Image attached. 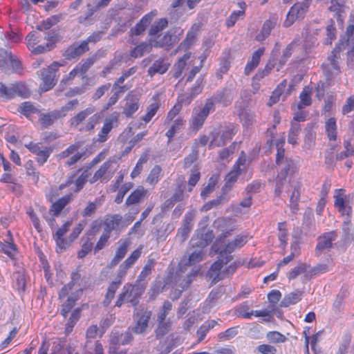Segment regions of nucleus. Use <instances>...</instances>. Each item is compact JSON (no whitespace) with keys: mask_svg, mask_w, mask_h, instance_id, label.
<instances>
[{"mask_svg":"<svg viewBox=\"0 0 354 354\" xmlns=\"http://www.w3.org/2000/svg\"><path fill=\"white\" fill-rule=\"evenodd\" d=\"M84 227V223H80L73 227L72 232L68 237V242H70V245L79 236Z\"/></svg>","mask_w":354,"mask_h":354,"instance_id":"61","label":"nucleus"},{"mask_svg":"<svg viewBox=\"0 0 354 354\" xmlns=\"http://www.w3.org/2000/svg\"><path fill=\"white\" fill-rule=\"evenodd\" d=\"M172 305L169 301H165L158 315L159 326L157 329V335H163L168 330V324L165 322V318L171 310Z\"/></svg>","mask_w":354,"mask_h":354,"instance_id":"21","label":"nucleus"},{"mask_svg":"<svg viewBox=\"0 0 354 354\" xmlns=\"http://www.w3.org/2000/svg\"><path fill=\"white\" fill-rule=\"evenodd\" d=\"M245 174V178H251V172L246 167V157L242 153L239 158L232 169L225 178V186L231 187L237 180L239 176Z\"/></svg>","mask_w":354,"mask_h":354,"instance_id":"6","label":"nucleus"},{"mask_svg":"<svg viewBox=\"0 0 354 354\" xmlns=\"http://www.w3.org/2000/svg\"><path fill=\"white\" fill-rule=\"evenodd\" d=\"M205 256L203 249L201 248H196L193 252H192L188 259H183L180 263V266H192L196 263L201 261Z\"/></svg>","mask_w":354,"mask_h":354,"instance_id":"27","label":"nucleus"},{"mask_svg":"<svg viewBox=\"0 0 354 354\" xmlns=\"http://www.w3.org/2000/svg\"><path fill=\"white\" fill-rule=\"evenodd\" d=\"M304 336L305 337V351L306 354L309 353V344H310L311 348L315 351V346L318 341V337L319 336L320 333H317L315 335L310 337L308 335V330H304L303 332Z\"/></svg>","mask_w":354,"mask_h":354,"instance_id":"41","label":"nucleus"},{"mask_svg":"<svg viewBox=\"0 0 354 354\" xmlns=\"http://www.w3.org/2000/svg\"><path fill=\"white\" fill-rule=\"evenodd\" d=\"M145 190L144 188H139L135 190L128 197L127 200V203L128 205L134 204L138 203L140 198L145 195Z\"/></svg>","mask_w":354,"mask_h":354,"instance_id":"55","label":"nucleus"},{"mask_svg":"<svg viewBox=\"0 0 354 354\" xmlns=\"http://www.w3.org/2000/svg\"><path fill=\"white\" fill-rule=\"evenodd\" d=\"M70 200L71 196L69 194H66V196H63L52 205L50 209V213L53 216L58 215L62 209L68 203Z\"/></svg>","mask_w":354,"mask_h":354,"instance_id":"36","label":"nucleus"},{"mask_svg":"<svg viewBox=\"0 0 354 354\" xmlns=\"http://www.w3.org/2000/svg\"><path fill=\"white\" fill-rule=\"evenodd\" d=\"M139 294L138 287L126 284L123 287L122 292L119 295L115 306L120 307L124 302H129L133 306H135L138 303Z\"/></svg>","mask_w":354,"mask_h":354,"instance_id":"11","label":"nucleus"},{"mask_svg":"<svg viewBox=\"0 0 354 354\" xmlns=\"http://www.w3.org/2000/svg\"><path fill=\"white\" fill-rule=\"evenodd\" d=\"M201 91V86L200 84H196L195 86L192 88L191 93V97L187 96V95H181L178 97V103L188 104L192 101L194 96L196 95Z\"/></svg>","mask_w":354,"mask_h":354,"instance_id":"52","label":"nucleus"},{"mask_svg":"<svg viewBox=\"0 0 354 354\" xmlns=\"http://www.w3.org/2000/svg\"><path fill=\"white\" fill-rule=\"evenodd\" d=\"M234 133L232 131H226L223 133L216 132L211 134L212 140L209 143V148L220 147L225 144V141L232 139Z\"/></svg>","mask_w":354,"mask_h":354,"instance_id":"25","label":"nucleus"},{"mask_svg":"<svg viewBox=\"0 0 354 354\" xmlns=\"http://www.w3.org/2000/svg\"><path fill=\"white\" fill-rule=\"evenodd\" d=\"M335 206L338 208L339 212L343 216H349L351 214V207L344 199V190L342 189H336L334 195Z\"/></svg>","mask_w":354,"mask_h":354,"instance_id":"19","label":"nucleus"},{"mask_svg":"<svg viewBox=\"0 0 354 354\" xmlns=\"http://www.w3.org/2000/svg\"><path fill=\"white\" fill-rule=\"evenodd\" d=\"M185 122L181 118H178L174 121V124L166 133V136L168 137L169 140L175 136L176 132L182 128Z\"/></svg>","mask_w":354,"mask_h":354,"instance_id":"53","label":"nucleus"},{"mask_svg":"<svg viewBox=\"0 0 354 354\" xmlns=\"http://www.w3.org/2000/svg\"><path fill=\"white\" fill-rule=\"evenodd\" d=\"M27 47L34 54H41L50 50L51 45L54 41L53 37L48 39L47 42L41 44L42 40L41 35L38 32H30L26 37Z\"/></svg>","mask_w":354,"mask_h":354,"instance_id":"5","label":"nucleus"},{"mask_svg":"<svg viewBox=\"0 0 354 354\" xmlns=\"http://www.w3.org/2000/svg\"><path fill=\"white\" fill-rule=\"evenodd\" d=\"M326 36L327 37L325 39V44H331L333 40H334L336 37V29L334 27L333 22L327 26Z\"/></svg>","mask_w":354,"mask_h":354,"instance_id":"63","label":"nucleus"},{"mask_svg":"<svg viewBox=\"0 0 354 354\" xmlns=\"http://www.w3.org/2000/svg\"><path fill=\"white\" fill-rule=\"evenodd\" d=\"M311 0H304L302 3H295L288 12L286 19L284 21L286 27L290 26L295 20L303 18L308 10Z\"/></svg>","mask_w":354,"mask_h":354,"instance_id":"9","label":"nucleus"},{"mask_svg":"<svg viewBox=\"0 0 354 354\" xmlns=\"http://www.w3.org/2000/svg\"><path fill=\"white\" fill-rule=\"evenodd\" d=\"M159 97L158 94L153 95V102L147 107V113L142 117V120L146 122H149L158 110L160 106Z\"/></svg>","mask_w":354,"mask_h":354,"instance_id":"32","label":"nucleus"},{"mask_svg":"<svg viewBox=\"0 0 354 354\" xmlns=\"http://www.w3.org/2000/svg\"><path fill=\"white\" fill-rule=\"evenodd\" d=\"M295 169L296 167L295 163L292 160H286L282 171L278 175L277 178L276 187L274 190L277 196H279L282 192L283 187L287 185L286 177L288 175V171L292 173Z\"/></svg>","mask_w":354,"mask_h":354,"instance_id":"16","label":"nucleus"},{"mask_svg":"<svg viewBox=\"0 0 354 354\" xmlns=\"http://www.w3.org/2000/svg\"><path fill=\"white\" fill-rule=\"evenodd\" d=\"M15 93L23 97H27L29 94V91L23 84L6 86L2 83L0 84V93L2 96L10 98Z\"/></svg>","mask_w":354,"mask_h":354,"instance_id":"20","label":"nucleus"},{"mask_svg":"<svg viewBox=\"0 0 354 354\" xmlns=\"http://www.w3.org/2000/svg\"><path fill=\"white\" fill-rule=\"evenodd\" d=\"M160 174H161V168L159 166L154 167L151 169V171L147 178V181L150 184L156 183L160 178Z\"/></svg>","mask_w":354,"mask_h":354,"instance_id":"62","label":"nucleus"},{"mask_svg":"<svg viewBox=\"0 0 354 354\" xmlns=\"http://www.w3.org/2000/svg\"><path fill=\"white\" fill-rule=\"evenodd\" d=\"M277 24V19L272 18V19L267 20L262 28L261 35H258L257 36V39L259 41L263 39L265 37H268L271 30L274 28Z\"/></svg>","mask_w":354,"mask_h":354,"instance_id":"39","label":"nucleus"},{"mask_svg":"<svg viewBox=\"0 0 354 354\" xmlns=\"http://www.w3.org/2000/svg\"><path fill=\"white\" fill-rule=\"evenodd\" d=\"M86 350L84 353V354H104L103 347L102 345L98 342H96L95 343L94 348H89L88 344V341L86 343Z\"/></svg>","mask_w":354,"mask_h":354,"instance_id":"64","label":"nucleus"},{"mask_svg":"<svg viewBox=\"0 0 354 354\" xmlns=\"http://www.w3.org/2000/svg\"><path fill=\"white\" fill-rule=\"evenodd\" d=\"M255 352L260 354H276L277 348L270 344H262L256 348Z\"/></svg>","mask_w":354,"mask_h":354,"instance_id":"58","label":"nucleus"},{"mask_svg":"<svg viewBox=\"0 0 354 354\" xmlns=\"http://www.w3.org/2000/svg\"><path fill=\"white\" fill-rule=\"evenodd\" d=\"M70 226L71 222L67 221L53 233V239L56 243V252L57 253H62L70 247V242H68V239L64 237L68 231Z\"/></svg>","mask_w":354,"mask_h":354,"instance_id":"12","label":"nucleus"},{"mask_svg":"<svg viewBox=\"0 0 354 354\" xmlns=\"http://www.w3.org/2000/svg\"><path fill=\"white\" fill-rule=\"evenodd\" d=\"M214 109V104L210 100L207 101L202 108L196 109L194 111L192 120V129L198 131L203 126L210 111Z\"/></svg>","mask_w":354,"mask_h":354,"instance_id":"8","label":"nucleus"},{"mask_svg":"<svg viewBox=\"0 0 354 354\" xmlns=\"http://www.w3.org/2000/svg\"><path fill=\"white\" fill-rule=\"evenodd\" d=\"M151 313L149 312L145 311L142 315L139 317L137 321L134 328L133 331L136 333L140 334L145 331L147 327V323L149 319H150Z\"/></svg>","mask_w":354,"mask_h":354,"instance_id":"34","label":"nucleus"},{"mask_svg":"<svg viewBox=\"0 0 354 354\" xmlns=\"http://www.w3.org/2000/svg\"><path fill=\"white\" fill-rule=\"evenodd\" d=\"M59 21V17L57 16H52L48 18L46 20L43 21L37 28L39 30H46L50 29L53 26L55 25Z\"/></svg>","mask_w":354,"mask_h":354,"instance_id":"56","label":"nucleus"},{"mask_svg":"<svg viewBox=\"0 0 354 354\" xmlns=\"http://www.w3.org/2000/svg\"><path fill=\"white\" fill-rule=\"evenodd\" d=\"M301 294L300 292H292L288 295L282 301L283 306H288L297 303L301 299Z\"/></svg>","mask_w":354,"mask_h":354,"instance_id":"57","label":"nucleus"},{"mask_svg":"<svg viewBox=\"0 0 354 354\" xmlns=\"http://www.w3.org/2000/svg\"><path fill=\"white\" fill-rule=\"evenodd\" d=\"M57 62H54L47 68L43 69L41 72V82L39 86L40 92H46L50 90L56 83L55 73L59 67Z\"/></svg>","mask_w":354,"mask_h":354,"instance_id":"7","label":"nucleus"},{"mask_svg":"<svg viewBox=\"0 0 354 354\" xmlns=\"http://www.w3.org/2000/svg\"><path fill=\"white\" fill-rule=\"evenodd\" d=\"M189 57H190V54L186 53L184 55V56L182 58H180L178 61L177 64L175 66H176V72L174 73V76L176 77H178L179 76H180L182 71L185 66L186 61L187 59H189Z\"/></svg>","mask_w":354,"mask_h":354,"instance_id":"60","label":"nucleus"},{"mask_svg":"<svg viewBox=\"0 0 354 354\" xmlns=\"http://www.w3.org/2000/svg\"><path fill=\"white\" fill-rule=\"evenodd\" d=\"M133 339L132 335L129 332L116 335H112L111 338L110 352L117 353V345H125L130 343Z\"/></svg>","mask_w":354,"mask_h":354,"instance_id":"23","label":"nucleus"},{"mask_svg":"<svg viewBox=\"0 0 354 354\" xmlns=\"http://www.w3.org/2000/svg\"><path fill=\"white\" fill-rule=\"evenodd\" d=\"M18 110L26 117H30L32 113H38V109L30 102L22 103Z\"/></svg>","mask_w":354,"mask_h":354,"instance_id":"48","label":"nucleus"},{"mask_svg":"<svg viewBox=\"0 0 354 354\" xmlns=\"http://www.w3.org/2000/svg\"><path fill=\"white\" fill-rule=\"evenodd\" d=\"M300 125L297 122H292L291 127L290 129L288 136V142L289 144L292 145H297V140L300 133Z\"/></svg>","mask_w":354,"mask_h":354,"instance_id":"38","label":"nucleus"},{"mask_svg":"<svg viewBox=\"0 0 354 354\" xmlns=\"http://www.w3.org/2000/svg\"><path fill=\"white\" fill-rule=\"evenodd\" d=\"M176 41V38L167 33L164 35H158L156 38L150 39L151 45L153 46L169 47Z\"/></svg>","mask_w":354,"mask_h":354,"instance_id":"30","label":"nucleus"},{"mask_svg":"<svg viewBox=\"0 0 354 354\" xmlns=\"http://www.w3.org/2000/svg\"><path fill=\"white\" fill-rule=\"evenodd\" d=\"M77 104V101L73 100L69 102L66 106L62 109L61 111H53L47 114L41 115L39 119L41 125L44 127H46L52 124L57 118L64 116L66 111L73 109V107Z\"/></svg>","mask_w":354,"mask_h":354,"instance_id":"14","label":"nucleus"},{"mask_svg":"<svg viewBox=\"0 0 354 354\" xmlns=\"http://www.w3.org/2000/svg\"><path fill=\"white\" fill-rule=\"evenodd\" d=\"M309 268L308 265L299 263L288 273L287 277L289 279H293L302 273L310 272Z\"/></svg>","mask_w":354,"mask_h":354,"instance_id":"42","label":"nucleus"},{"mask_svg":"<svg viewBox=\"0 0 354 354\" xmlns=\"http://www.w3.org/2000/svg\"><path fill=\"white\" fill-rule=\"evenodd\" d=\"M151 43L149 44L142 43L137 46L131 53V57L137 58L143 55L146 52H149L151 48Z\"/></svg>","mask_w":354,"mask_h":354,"instance_id":"51","label":"nucleus"},{"mask_svg":"<svg viewBox=\"0 0 354 354\" xmlns=\"http://www.w3.org/2000/svg\"><path fill=\"white\" fill-rule=\"evenodd\" d=\"M167 26V21L165 19H160L155 22L151 27L149 34L153 37L159 35V32L162 31Z\"/></svg>","mask_w":354,"mask_h":354,"instance_id":"50","label":"nucleus"},{"mask_svg":"<svg viewBox=\"0 0 354 354\" xmlns=\"http://www.w3.org/2000/svg\"><path fill=\"white\" fill-rule=\"evenodd\" d=\"M156 15V12H151L147 15H146L138 23L136 27L132 29V31L136 35H140L142 32L146 27L149 24L153 17Z\"/></svg>","mask_w":354,"mask_h":354,"instance_id":"35","label":"nucleus"},{"mask_svg":"<svg viewBox=\"0 0 354 354\" xmlns=\"http://www.w3.org/2000/svg\"><path fill=\"white\" fill-rule=\"evenodd\" d=\"M10 65L13 72H19L21 69V62L17 58L14 57L8 50L0 49V68L5 73H8Z\"/></svg>","mask_w":354,"mask_h":354,"instance_id":"10","label":"nucleus"},{"mask_svg":"<svg viewBox=\"0 0 354 354\" xmlns=\"http://www.w3.org/2000/svg\"><path fill=\"white\" fill-rule=\"evenodd\" d=\"M230 234L228 231L222 232L212 247L214 252L219 254L218 259L212 265L208 271V276L214 281L222 280L236 271L238 265L235 261L230 263L232 260L230 254L243 247L249 239L248 235L243 233L234 239L226 241L225 238Z\"/></svg>","mask_w":354,"mask_h":354,"instance_id":"1","label":"nucleus"},{"mask_svg":"<svg viewBox=\"0 0 354 354\" xmlns=\"http://www.w3.org/2000/svg\"><path fill=\"white\" fill-rule=\"evenodd\" d=\"M142 247L140 246L135 250L129 257L120 266L118 272V280L122 281L123 277L127 274L128 270L131 268L136 261L140 257L142 254Z\"/></svg>","mask_w":354,"mask_h":354,"instance_id":"15","label":"nucleus"},{"mask_svg":"<svg viewBox=\"0 0 354 354\" xmlns=\"http://www.w3.org/2000/svg\"><path fill=\"white\" fill-rule=\"evenodd\" d=\"M348 48V55H353L354 50V26L348 25L345 35L342 37L340 43L336 49L332 52L327 60L323 64L324 71L327 76H332L339 73V68L337 63V52Z\"/></svg>","mask_w":354,"mask_h":354,"instance_id":"2","label":"nucleus"},{"mask_svg":"<svg viewBox=\"0 0 354 354\" xmlns=\"http://www.w3.org/2000/svg\"><path fill=\"white\" fill-rule=\"evenodd\" d=\"M80 276L78 274H73L72 280L67 285L64 286L59 293V298H64L68 295L69 292L71 294L68 296L66 301L63 304L62 314L65 317L73 306L75 300L80 297L82 293V289L77 284Z\"/></svg>","mask_w":354,"mask_h":354,"instance_id":"3","label":"nucleus"},{"mask_svg":"<svg viewBox=\"0 0 354 354\" xmlns=\"http://www.w3.org/2000/svg\"><path fill=\"white\" fill-rule=\"evenodd\" d=\"M88 50V42L84 41L78 46H72L68 48L66 51V56L68 59L75 58L82 55Z\"/></svg>","mask_w":354,"mask_h":354,"instance_id":"31","label":"nucleus"},{"mask_svg":"<svg viewBox=\"0 0 354 354\" xmlns=\"http://www.w3.org/2000/svg\"><path fill=\"white\" fill-rule=\"evenodd\" d=\"M120 218L118 216H113L110 218H107L104 223V232L110 234V232L115 230L118 226Z\"/></svg>","mask_w":354,"mask_h":354,"instance_id":"54","label":"nucleus"},{"mask_svg":"<svg viewBox=\"0 0 354 354\" xmlns=\"http://www.w3.org/2000/svg\"><path fill=\"white\" fill-rule=\"evenodd\" d=\"M118 248L115 251V256L111 261V266H116L126 255L128 249L131 245L129 239H120L118 243Z\"/></svg>","mask_w":354,"mask_h":354,"instance_id":"22","label":"nucleus"},{"mask_svg":"<svg viewBox=\"0 0 354 354\" xmlns=\"http://www.w3.org/2000/svg\"><path fill=\"white\" fill-rule=\"evenodd\" d=\"M195 216L194 212H189L185 215L183 227L180 230V233L183 236H186L192 227L193 219Z\"/></svg>","mask_w":354,"mask_h":354,"instance_id":"49","label":"nucleus"},{"mask_svg":"<svg viewBox=\"0 0 354 354\" xmlns=\"http://www.w3.org/2000/svg\"><path fill=\"white\" fill-rule=\"evenodd\" d=\"M118 117L119 113L114 112L105 119L103 127L98 133L99 142H104L107 140L108 134L111 131L113 126L117 124Z\"/></svg>","mask_w":354,"mask_h":354,"instance_id":"17","label":"nucleus"},{"mask_svg":"<svg viewBox=\"0 0 354 354\" xmlns=\"http://www.w3.org/2000/svg\"><path fill=\"white\" fill-rule=\"evenodd\" d=\"M127 102L124 108V114L127 117L131 116L139 107V95L138 94H129L126 97Z\"/></svg>","mask_w":354,"mask_h":354,"instance_id":"24","label":"nucleus"},{"mask_svg":"<svg viewBox=\"0 0 354 354\" xmlns=\"http://www.w3.org/2000/svg\"><path fill=\"white\" fill-rule=\"evenodd\" d=\"M89 176L90 174L88 171L84 170L77 178L74 179L75 176H72L70 179H68L66 185H61L59 189H63L66 187H69L71 189H73L75 192H79L83 187L84 183L86 181H88Z\"/></svg>","mask_w":354,"mask_h":354,"instance_id":"18","label":"nucleus"},{"mask_svg":"<svg viewBox=\"0 0 354 354\" xmlns=\"http://www.w3.org/2000/svg\"><path fill=\"white\" fill-rule=\"evenodd\" d=\"M94 112V109L89 107L78 113L71 120V125L73 127L78 129L81 131H89L94 129L95 125L99 123L101 116L99 114L93 115L88 121L82 124V122L90 115Z\"/></svg>","mask_w":354,"mask_h":354,"instance_id":"4","label":"nucleus"},{"mask_svg":"<svg viewBox=\"0 0 354 354\" xmlns=\"http://www.w3.org/2000/svg\"><path fill=\"white\" fill-rule=\"evenodd\" d=\"M169 68V64L167 63L164 59H158L156 61L152 66L149 68V73L153 75L156 73L163 74Z\"/></svg>","mask_w":354,"mask_h":354,"instance_id":"37","label":"nucleus"},{"mask_svg":"<svg viewBox=\"0 0 354 354\" xmlns=\"http://www.w3.org/2000/svg\"><path fill=\"white\" fill-rule=\"evenodd\" d=\"M30 151L37 156V160L40 165L45 163L53 151L50 147L42 145L41 143L30 142L26 145Z\"/></svg>","mask_w":354,"mask_h":354,"instance_id":"13","label":"nucleus"},{"mask_svg":"<svg viewBox=\"0 0 354 354\" xmlns=\"http://www.w3.org/2000/svg\"><path fill=\"white\" fill-rule=\"evenodd\" d=\"M335 234L334 232H328L318 239V243L316 247V252H321L325 249H328L332 245V241L335 240Z\"/></svg>","mask_w":354,"mask_h":354,"instance_id":"29","label":"nucleus"},{"mask_svg":"<svg viewBox=\"0 0 354 354\" xmlns=\"http://www.w3.org/2000/svg\"><path fill=\"white\" fill-rule=\"evenodd\" d=\"M241 121L244 127H250L254 121V115L253 113L244 111L240 114Z\"/></svg>","mask_w":354,"mask_h":354,"instance_id":"59","label":"nucleus"},{"mask_svg":"<svg viewBox=\"0 0 354 354\" xmlns=\"http://www.w3.org/2000/svg\"><path fill=\"white\" fill-rule=\"evenodd\" d=\"M111 165H112L111 162H104L100 167V168L97 171H95L94 175L91 178H89L88 181L91 183H94L97 182L98 180L101 179L106 174V171L110 168Z\"/></svg>","mask_w":354,"mask_h":354,"instance_id":"44","label":"nucleus"},{"mask_svg":"<svg viewBox=\"0 0 354 354\" xmlns=\"http://www.w3.org/2000/svg\"><path fill=\"white\" fill-rule=\"evenodd\" d=\"M325 129L329 139L335 140L337 136L336 120L334 118H330L325 122Z\"/></svg>","mask_w":354,"mask_h":354,"instance_id":"40","label":"nucleus"},{"mask_svg":"<svg viewBox=\"0 0 354 354\" xmlns=\"http://www.w3.org/2000/svg\"><path fill=\"white\" fill-rule=\"evenodd\" d=\"M120 280H117L115 281H113L108 288V290L105 297V299L104 301V304L105 305H109L113 298L114 297L115 293L120 285L121 284Z\"/></svg>","mask_w":354,"mask_h":354,"instance_id":"45","label":"nucleus"},{"mask_svg":"<svg viewBox=\"0 0 354 354\" xmlns=\"http://www.w3.org/2000/svg\"><path fill=\"white\" fill-rule=\"evenodd\" d=\"M244 308V306H241L238 309V315L245 319H250L252 315L256 317H266L269 315L268 312L265 310L245 312Z\"/></svg>","mask_w":354,"mask_h":354,"instance_id":"43","label":"nucleus"},{"mask_svg":"<svg viewBox=\"0 0 354 354\" xmlns=\"http://www.w3.org/2000/svg\"><path fill=\"white\" fill-rule=\"evenodd\" d=\"M312 88L305 87L299 95V102L297 104V109L301 110L311 104Z\"/></svg>","mask_w":354,"mask_h":354,"instance_id":"33","label":"nucleus"},{"mask_svg":"<svg viewBox=\"0 0 354 354\" xmlns=\"http://www.w3.org/2000/svg\"><path fill=\"white\" fill-rule=\"evenodd\" d=\"M266 337L268 342L272 344L283 343L287 340V337L278 331H270Z\"/></svg>","mask_w":354,"mask_h":354,"instance_id":"46","label":"nucleus"},{"mask_svg":"<svg viewBox=\"0 0 354 354\" xmlns=\"http://www.w3.org/2000/svg\"><path fill=\"white\" fill-rule=\"evenodd\" d=\"M346 6L343 0H331V5L329 7V10L335 13L337 20L339 24H342L344 16L343 14L345 12Z\"/></svg>","mask_w":354,"mask_h":354,"instance_id":"28","label":"nucleus"},{"mask_svg":"<svg viewBox=\"0 0 354 354\" xmlns=\"http://www.w3.org/2000/svg\"><path fill=\"white\" fill-rule=\"evenodd\" d=\"M0 250L11 259H15L17 254V249L15 245L10 242L1 243Z\"/></svg>","mask_w":354,"mask_h":354,"instance_id":"47","label":"nucleus"},{"mask_svg":"<svg viewBox=\"0 0 354 354\" xmlns=\"http://www.w3.org/2000/svg\"><path fill=\"white\" fill-rule=\"evenodd\" d=\"M214 236L212 231L207 230L205 233H203L200 236L197 234L196 237L192 238L191 244L194 248H201L203 249L212 241Z\"/></svg>","mask_w":354,"mask_h":354,"instance_id":"26","label":"nucleus"}]
</instances>
